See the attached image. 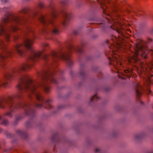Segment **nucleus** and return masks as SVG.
<instances>
[{
    "label": "nucleus",
    "instance_id": "nucleus-1",
    "mask_svg": "<svg viewBox=\"0 0 153 153\" xmlns=\"http://www.w3.org/2000/svg\"><path fill=\"white\" fill-rule=\"evenodd\" d=\"M31 67V65L29 63H24L19 68L12 70L10 72L7 73L4 75V79L0 82V86L4 87H7L13 77L17 75H20L19 78L20 83L18 88L20 90H24L29 92L34 93L35 90L37 88L35 83L27 75H22L20 73L22 71H27ZM36 98L38 100H41L42 97L41 95L38 92L34 93Z\"/></svg>",
    "mask_w": 153,
    "mask_h": 153
},
{
    "label": "nucleus",
    "instance_id": "nucleus-2",
    "mask_svg": "<svg viewBox=\"0 0 153 153\" xmlns=\"http://www.w3.org/2000/svg\"><path fill=\"white\" fill-rule=\"evenodd\" d=\"M111 51L107 54L108 57V59L110 61V64L112 65L114 68L117 69V72L118 74L119 78L124 79L120 75H122L128 77L131 76V74L133 71L131 69H125L124 68L123 62L122 57L118 53L123 51L126 48L123 47V45L120 44L118 43H115V45H112L110 48Z\"/></svg>",
    "mask_w": 153,
    "mask_h": 153
},
{
    "label": "nucleus",
    "instance_id": "nucleus-3",
    "mask_svg": "<svg viewBox=\"0 0 153 153\" xmlns=\"http://www.w3.org/2000/svg\"><path fill=\"white\" fill-rule=\"evenodd\" d=\"M33 39L26 38L23 44H17L15 47V49L20 55H22L23 54V51L22 50L23 48L25 47L27 49L30 50L31 51V54L30 59L31 60L35 61L39 58L41 55L43 54V51H36L33 49L32 48V46L33 44Z\"/></svg>",
    "mask_w": 153,
    "mask_h": 153
},
{
    "label": "nucleus",
    "instance_id": "nucleus-4",
    "mask_svg": "<svg viewBox=\"0 0 153 153\" xmlns=\"http://www.w3.org/2000/svg\"><path fill=\"white\" fill-rule=\"evenodd\" d=\"M136 51L132 52L131 55L129 56L126 58L127 62L130 64L133 62H136L138 60V56L139 55H141L145 58H146V55L143 53V47L138 43H136Z\"/></svg>",
    "mask_w": 153,
    "mask_h": 153
},
{
    "label": "nucleus",
    "instance_id": "nucleus-5",
    "mask_svg": "<svg viewBox=\"0 0 153 153\" xmlns=\"http://www.w3.org/2000/svg\"><path fill=\"white\" fill-rule=\"evenodd\" d=\"M6 44L3 41L0 40V48L2 52L0 54V65L3 66L5 65L4 60L7 57H10L13 54L14 51L8 50L6 48Z\"/></svg>",
    "mask_w": 153,
    "mask_h": 153
},
{
    "label": "nucleus",
    "instance_id": "nucleus-6",
    "mask_svg": "<svg viewBox=\"0 0 153 153\" xmlns=\"http://www.w3.org/2000/svg\"><path fill=\"white\" fill-rule=\"evenodd\" d=\"M19 29L18 25L16 24L13 25L8 29H6L4 28L3 24H0V35H3L6 41L8 42L10 39V32Z\"/></svg>",
    "mask_w": 153,
    "mask_h": 153
},
{
    "label": "nucleus",
    "instance_id": "nucleus-7",
    "mask_svg": "<svg viewBox=\"0 0 153 153\" xmlns=\"http://www.w3.org/2000/svg\"><path fill=\"white\" fill-rule=\"evenodd\" d=\"M10 21H12L15 23L16 24L19 23L21 21V19L19 17L10 16V14H8L7 15L5 16L2 19V22L3 23H6L9 22Z\"/></svg>",
    "mask_w": 153,
    "mask_h": 153
},
{
    "label": "nucleus",
    "instance_id": "nucleus-8",
    "mask_svg": "<svg viewBox=\"0 0 153 153\" xmlns=\"http://www.w3.org/2000/svg\"><path fill=\"white\" fill-rule=\"evenodd\" d=\"M123 24L120 22L119 20L114 22V24L111 26V28L113 30H116L117 32L122 35L123 32L122 30L123 28Z\"/></svg>",
    "mask_w": 153,
    "mask_h": 153
},
{
    "label": "nucleus",
    "instance_id": "nucleus-9",
    "mask_svg": "<svg viewBox=\"0 0 153 153\" xmlns=\"http://www.w3.org/2000/svg\"><path fill=\"white\" fill-rule=\"evenodd\" d=\"M12 98H10L8 100H2L0 101V107L4 108L6 104H8L11 108L13 106V105L11 100Z\"/></svg>",
    "mask_w": 153,
    "mask_h": 153
},
{
    "label": "nucleus",
    "instance_id": "nucleus-10",
    "mask_svg": "<svg viewBox=\"0 0 153 153\" xmlns=\"http://www.w3.org/2000/svg\"><path fill=\"white\" fill-rule=\"evenodd\" d=\"M43 78L45 80L50 81L52 83H56V80L53 74L49 73L47 74H45Z\"/></svg>",
    "mask_w": 153,
    "mask_h": 153
},
{
    "label": "nucleus",
    "instance_id": "nucleus-11",
    "mask_svg": "<svg viewBox=\"0 0 153 153\" xmlns=\"http://www.w3.org/2000/svg\"><path fill=\"white\" fill-rule=\"evenodd\" d=\"M51 31L53 34H58L59 32L58 29V27L56 25H53L51 30Z\"/></svg>",
    "mask_w": 153,
    "mask_h": 153
},
{
    "label": "nucleus",
    "instance_id": "nucleus-12",
    "mask_svg": "<svg viewBox=\"0 0 153 153\" xmlns=\"http://www.w3.org/2000/svg\"><path fill=\"white\" fill-rule=\"evenodd\" d=\"M43 88L45 91L46 92H48L49 91L50 87L48 86L47 85V84H45L44 85Z\"/></svg>",
    "mask_w": 153,
    "mask_h": 153
},
{
    "label": "nucleus",
    "instance_id": "nucleus-13",
    "mask_svg": "<svg viewBox=\"0 0 153 153\" xmlns=\"http://www.w3.org/2000/svg\"><path fill=\"white\" fill-rule=\"evenodd\" d=\"M64 17L66 20H68L70 17V14L67 12H65L64 13Z\"/></svg>",
    "mask_w": 153,
    "mask_h": 153
},
{
    "label": "nucleus",
    "instance_id": "nucleus-14",
    "mask_svg": "<svg viewBox=\"0 0 153 153\" xmlns=\"http://www.w3.org/2000/svg\"><path fill=\"white\" fill-rule=\"evenodd\" d=\"M40 20L43 23H45L46 22V19L45 16H42L40 18Z\"/></svg>",
    "mask_w": 153,
    "mask_h": 153
},
{
    "label": "nucleus",
    "instance_id": "nucleus-15",
    "mask_svg": "<svg viewBox=\"0 0 153 153\" xmlns=\"http://www.w3.org/2000/svg\"><path fill=\"white\" fill-rule=\"evenodd\" d=\"M56 16V13L55 10H53L52 12L51 16L53 18H55Z\"/></svg>",
    "mask_w": 153,
    "mask_h": 153
},
{
    "label": "nucleus",
    "instance_id": "nucleus-16",
    "mask_svg": "<svg viewBox=\"0 0 153 153\" xmlns=\"http://www.w3.org/2000/svg\"><path fill=\"white\" fill-rule=\"evenodd\" d=\"M51 100L50 99H48L46 101V104L48 105V107H47V108H50L51 107V105L50 104V102H51Z\"/></svg>",
    "mask_w": 153,
    "mask_h": 153
},
{
    "label": "nucleus",
    "instance_id": "nucleus-17",
    "mask_svg": "<svg viewBox=\"0 0 153 153\" xmlns=\"http://www.w3.org/2000/svg\"><path fill=\"white\" fill-rule=\"evenodd\" d=\"M63 59H64V60H66L67 62H69L71 61V59L70 58H69V57H67V56H64L63 57Z\"/></svg>",
    "mask_w": 153,
    "mask_h": 153
},
{
    "label": "nucleus",
    "instance_id": "nucleus-18",
    "mask_svg": "<svg viewBox=\"0 0 153 153\" xmlns=\"http://www.w3.org/2000/svg\"><path fill=\"white\" fill-rule=\"evenodd\" d=\"M51 55L53 57H56L57 56V53L54 51H53L51 53Z\"/></svg>",
    "mask_w": 153,
    "mask_h": 153
},
{
    "label": "nucleus",
    "instance_id": "nucleus-19",
    "mask_svg": "<svg viewBox=\"0 0 153 153\" xmlns=\"http://www.w3.org/2000/svg\"><path fill=\"white\" fill-rule=\"evenodd\" d=\"M136 92L137 96L138 97H139L140 95H142V93L138 89H137L136 90Z\"/></svg>",
    "mask_w": 153,
    "mask_h": 153
},
{
    "label": "nucleus",
    "instance_id": "nucleus-20",
    "mask_svg": "<svg viewBox=\"0 0 153 153\" xmlns=\"http://www.w3.org/2000/svg\"><path fill=\"white\" fill-rule=\"evenodd\" d=\"M147 80L148 85L150 84L151 82V79L150 77H148Z\"/></svg>",
    "mask_w": 153,
    "mask_h": 153
},
{
    "label": "nucleus",
    "instance_id": "nucleus-21",
    "mask_svg": "<svg viewBox=\"0 0 153 153\" xmlns=\"http://www.w3.org/2000/svg\"><path fill=\"white\" fill-rule=\"evenodd\" d=\"M8 123V120H4L2 122V124L4 125H6Z\"/></svg>",
    "mask_w": 153,
    "mask_h": 153
},
{
    "label": "nucleus",
    "instance_id": "nucleus-22",
    "mask_svg": "<svg viewBox=\"0 0 153 153\" xmlns=\"http://www.w3.org/2000/svg\"><path fill=\"white\" fill-rule=\"evenodd\" d=\"M21 92H20L16 95V97L18 98H19L21 97Z\"/></svg>",
    "mask_w": 153,
    "mask_h": 153
},
{
    "label": "nucleus",
    "instance_id": "nucleus-23",
    "mask_svg": "<svg viewBox=\"0 0 153 153\" xmlns=\"http://www.w3.org/2000/svg\"><path fill=\"white\" fill-rule=\"evenodd\" d=\"M69 49L70 50H74L75 49V48L73 45H71L69 47Z\"/></svg>",
    "mask_w": 153,
    "mask_h": 153
},
{
    "label": "nucleus",
    "instance_id": "nucleus-24",
    "mask_svg": "<svg viewBox=\"0 0 153 153\" xmlns=\"http://www.w3.org/2000/svg\"><path fill=\"white\" fill-rule=\"evenodd\" d=\"M39 6L40 7H43V4L42 2H40L39 4Z\"/></svg>",
    "mask_w": 153,
    "mask_h": 153
},
{
    "label": "nucleus",
    "instance_id": "nucleus-25",
    "mask_svg": "<svg viewBox=\"0 0 153 153\" xmlns=\"http://www.w3.org/2000/svg\"><path fill=\"white\" fill-rule=\"evenodd\" d=\"M43 58L44 59H46L49 56L48 55L46 54H43Z\"/></svg>",
    "mask_w": 153,
    "mask_h": 153
},
{
    "label": "nucleus",
    "instance_id": "nucleus-26",
    "mask_svg": "<svg viewBox=\"0 0 153 153\" xmlns=\"http://www.w3.org/2000/svg\"><path fill=\"white\" fill-rule=\"evenodd\" d=\"M95 98H97V97L96 95H95L92 97L91 98V101L94 100Z\"/></svg>",
    "mask_w": 153,
    "mask_h": 153
},
{
    "label": "nucleus",
    "instance_id": "nucleus-27",
    "mask_svg": "<svg viewBox=\"0 0 153 153\" xmlns=\"http://www.w3.org/2000/svg\"><path fill=\"white\" fill-rule=\"evenodd\" d=\"M48 44L47 43H44V44L43 45V46L44 47H46L48 46Z\"/></svg>",
    "mask_w": 153,
    "mask_h": 153
},
{
    "label": "nucleus",
    "instance_id": "nucleus-28",
    "mask_svg": "<svg viewBox=\"0 0 153 153\" xmlns=\"http://www.w3.org/2000/svg\"><path fill=\"white\" fill-rule=\"evenodd\" d=\"M7 115L9 116H11V112H7Z\"/></svg>",
    "mask_w": 153,
    "mask_h": 153
},
{
    "label": "nucleus",
    "instance_id": "nucleus-29",
    "mask_svg": "<svg viewBox=\"0 0 153 153\" xmlns=\"http://www.w3.org/2000/svg\"><path fill=\"white\" fill-rule=\"evenodd\" d=\"M2 2L5 3L7 2V0H1Z\"/></svg>",
    "mask_w": 153,
    "mask_h": 153
},
{
    "label": "nucleus",
    "instance_id": "nucleus-30",
    "mask_svg": "<svg viewBox=\"0 0 153 153\" xmlns=\"http://www.w3.org/2000/svg\"><path fill=\"white\" fill-rule=\"evenodd\" d=\"M22 105L21 104H19L18 106L19 108H21L22 107Z\"/></svg>",
    "mask_w": 153,
    "mask_h": 153
},
{
    "label": "nucleus",
    "instance_id": "nucleus-31",
    "mask_svg": "<svg viewBox=\"0 0 153 153\" xmlns=\"http://www.w3.org/2000/svg\"><path fill=\"white\" fill-rule=\"evenodd\" d=\"M2 119V117L1 116L0 117V120H1Z\"/></svg>",
    "mask_w": 153,
    "mask_h": 153
},
{
    "label": "nucleus",
    "instance_id": "nucleus-32",
    "mask_svg": "<svg viewBox=\"0 0 153 153\" xmlns=\"http://www.w3.org/2000/svg\"><path fill=\"white\" fill-rule=\"evenodd\" d=\"M23 12L24 13H25L26 12V10L25 9L24 10H23Z\"/></svg>",
    "mask_w": 153,
    "mask_h": 153
},
{
    "label": "nucleus",
    "instance_id": "nucleus-33",
    "mask_svg": "<svg viewBox=\"0 0 153 153\" xmlns=\"http://www.w3.org/2000/svg\"><path fill=\"white\" fill-rule=\"evenodd\" d=\"M50 22L51 23H53V22L51 20V21H50Z\"/></svg>",
    "mask_w": 153,
    "mask_h": 153
},
{
    "label": "nucleus",
    "instance_id": "nucleus-34",
    "mask_svg": "<svg viewBox=\"0 0 153 153\" xmlns=\"http://www.w3.org/2000/svg\"><path fill=\"white\" fill-rule=\"evenodd\" d=\"M63 24L64 25H65V22H64V23H63Z\"/></svg>",
    "mask_w": 153,
    "mask_h": 153
},
{
    "label": "nucleus",
    "instance_id": "nucleus-35",
    "mask_svg": "<svg viewBox=\"0 0 153 153\" xmlns=\"http://www.w3.org/2000/svg\"><path fill=\"white\" fill-rule=\"evenodd\" d=\"M150 92H151V91L150 90H149V94H150Z\"/></svg>",
    "mask_w": 153,
    "mask_h": 153
},
{
    "label": "nucleus",
    "instance_id": "nucleus-36",
    "mask_svg": "<svg viewBox=\"0 0 153 153\" xmlns=\"http://www.w3.org/2000/svg\"><path fill=\"white\" fill-rule=\"evenodd\" d=\"M78 52H81L80 50H78Z\"/></svg>",
    "mask_w": 153,
    "mask_h": 153
},
{
    "label": "nucleus",
    "instance_id": "nucleus-37",
    "mask_svg": "<svg viewBox=\"0 0 153 153\" xmlns=\"http://www.w3.org/2000/svg\"><path fill=\"white\" fill-rule=\"evenodd\" d=\"M1 131V129L0 128V132Z\"/></svg>",
    "mask_w": 153,
    "mask_h": 153
}]
</instances>
